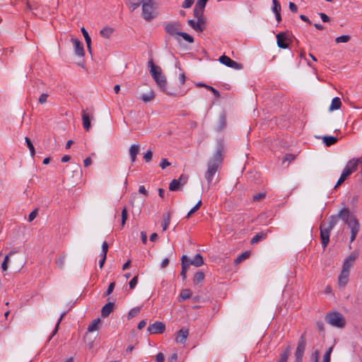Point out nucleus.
Wrapping results in <instances>:
<instances>
[{
	"mask_svg": "<svg viewBox=\"0 0 362 362\" xmlns=\"http://www.w3.org/2000/svg\"><path fill=\"white\" fill-rule=\"evenodd\" d=\"M346 225L351 230V238L350 241L353 242L355 240L356 235L360 230V224L356 216L351 217V219L345 223Z\"/></svg>",
	"mask_w": 362,
	"mask_h": 362,
	"instance_id": "9",
	"label": "nucleus"
},
{
	"mask_svg": "<svg viewBox=\"0 0 362 362\" xmlns=\"http://www.w3.org/2000/svg\"><path fill=\"white\" fill-rule=\"evenodd\" d=\"M164 356L162 353H158L156 356V362H163Z\"/></svg>",
	"mask_w": 362,
	"mask_h": 362,
	"instance_id": "63",
	"label": "nucleus"
},
{
	"mask_svg": "<svg viewBox=\"0 0 362 362\" xmlns=\"http://www.w3.org/2000/svg\"><path fill=\"white\" fill-rule=\"evenodd\" d=\"M320 16L324 23L329 22L330 20L329 17L324 13H320Z\"/></svg>",
	"mask_w": 362,
	"mask_h": 362,
	"instance_id": "62",
	"label": "nucleus"
},
{
	"mask_svg": "<svg viewBox=\"0 0 362 362\" xmlns=\"http://www.w3.org/2000/svg\"><path fill=\"white\" fill-rule=\"evenodd\" d=\"M182 185L180 180L176 179L173 180L169 185V189L170 191H177L180 189V186Z\"/></svg>",
	"mask_w": 362,
	"mask_h": 362,
	"instance_id": "35",
	"label": "nucleus"
},
{
	"mask_svg": "<svg viewBox=\"0 0 362 362\" xmlns=\"http://www.w3.org/2000/svg\"><path fill=\"white\" fill-rule=\"evenodd\" d=\"M115 282H112L110 284L107 289V291H106V295H110L112 293L114 288H115Z\"/></svg>",
	"mask_w": 362,
	"mask_h": 362,
	"instance_id": "60",
	"label": "nucleus"
},
{
	"mask_svg": "<svg viewBox=\"0 0 362 362\" xmlns=\"http://www.w3.org/2000/svg\"><path fill=\"white\" fill-rule=\"evenodd\" d=\"M189 332L186 328H182L176 335L175 341L177 343L185 344Z\"/></svg>",
	"mask_w": 362,
	"mask_h": 362,
	"instance_id": "18",
	"label": "nucleus"
},
{
	"mask_svg": "<svg viewBox=\"0 0 362 362\" xmlns=\"http://www.w3.org/2000/svg\"><path fill=\"white\" fill-rule=\"evenodd\" d=\"M37 215V210L35 209L33 211H31L28 216V221L31 222L33 221Z\"/></svg>",
	"mask_w": 362,
	"mask_h": 362,
	"instance_id": "55",
	"label": "nucleus"
},
{
	"mask_svg": "<svg viewBox=\"0 0 362 362\" xmlns=\"http://www.w3.org/2000/svg\"><path fill=\"white\" fill-rule=\"evenodd\" d=\"M65 315H66L65 312H64L63 313L61 314L60 317L59 318L57 323L54 330L52 331V334L49 337V341L57 334L58 329H59V325L61 321L62 320L63 317L65 316Z\"/></svg>",
	"mask_w": 362,
	"mask_h": 362,
	"instance_id": "38",
	"label": "nucleus"
},
{
	"mask_svg": "<svg viewBox=\"0 0 362 362\" xmlns=\"http://www.w3.org/2000/svg\"><path fill=\"white\" fill-rule=\"evenodd\" d=\"M141 311V307L133 308L128 313V319L133 318L136 316Z\"/></svg>",
	"mask_w": 362,
	"mask_h": 362,
	"instance_id": "41",
	"label": "nucleus"
},
{
	"mask_svg": "<svg viewBox=\"0 0 362 362\" xmlns=\"http://www.w3.org/2000/svg\"><path fill=\"white\" fill-rule=\"evenodd\" d=\"M140 151L139 144H133L129 147V152L130 156L131 162L133 163L136 160V156Z\"/></svg>",
	"mask_w": 362,
	"mask_h": 362,
	"instance_id": "21",
	"label": "nucleus"
},
{
	"mask_svg": "<svg viewBox=\"0 0 362 362\" xmlns=\"http://www.w3.org/2000/svg\"><path fill=\"white\" fill-rule=\"evenodd\" d=\"M286 34L284 33H279L276 35V43L279 47L286 49L288 47V44L286 41Z\"/></svg>",
	"mask_w": 362,
	"mask_h": 362,
	"instance_id": "19",
	"label": "nucleus"
},
{
	"mask_svg": "<svg viewBox=\"0 0 362 362\" xmlns=\"http://www.w3.org/2000/svg\"><path fill=\"white\" fill-rule=\"evenodd\" d=\"M204 8L202 7H197V6L194 8V16L197 20L205 19L203 17Z\"/></svg>",
	"mask_w": 362,
	"mask_h": 362,
	"instance_id": "32",
	"label": "nucleus"
},
{
	"mask_svg": "<svg viewBox=\"0 0 362 362\" xmlns=\"http://www.w3.org/2000/svg\"><path fill=\"white\" fill-rule=\"evenodd\" d=\"M266 197L265 192H260L257 194H255L252 197V199L254 202H259L262 199H264Z\"/></svg>",
	"mask_w": 362,
	"mask_h": 362,
	"instance_id": "50",
	"label": "nucleus"
},
{
	"mask_svg": "<svg viewBox=\"0 0 362 362\" xmlns=\"http://www.w3.org/2000/svg\"><path fill=\"white\" fill-rule=\"evenodd\" d=\"M336 216H337L338 220L341 219L345 223L351 219V217L354 216L350 214V211L347 208L344 207L339 211L338 214H336Z\"/></svg>",
	"mask_w": 362,
	"mask_h": 362,
	"instance_id": "17",
	"label": "nucleus"
},
{
	"mask_svg": "<svg viewBox=\"0 0 362 362\" xmlns=\"http://www.w3.org/2000/svg\"><path fill=\"white\" fill-rule=\"evenodd\" d=\"M207 1L208 0H197L195 6H197V7H202L205 8Z\"/></svg>",
	"mask_w": 362,
	"mask_h": 362,
	"instance_id": "58",
	"label": "nucleus"
},
{
	"mask_svg": "<svg viewBox=\"0 0 362 362\" xmlns=\"http://www.w3.org/2000/svg\"><path fill=\"white\" fill-rule=\"evenodd\" d=\"M83 120V127L89 131L90 128V118L93 117V111L92 109L83 110L81 113Z\"/></svg>",
	"mask_w": 362,
	"mask_h": 362,
	"instance_id": "12",
	"label": "nucleus"
},
{
	"mask_svg": "<svg viewBox=\"0 0 362 362\" xmlns=\"http://www.w3.org/2000/svg\"><path fill=\"white\" fill-rule=\"evenodd\" d=\"M267 238V233L265 232H260L257 234H256L250 240V243L254 245L259 241L265 239Z\"/></svg>",
	"mask_w": 362,
	"mask_h": 362,
	"instance_id": "27",
	"label": "nucleus"
},
{
	"mask_svg": "<svg viewBox=\"0 0 362 362\" xmlns=\"http://www.w3.org/2000/svg\"><path fill=\"white\" fill-rule=\"evenodd\" d=\"M291 349L288 346L279 355V359L277 362H287L288 356L291 354Z\"/></svg>",
	"mask_w": 362,
	"mask_h": 362,
	"instance_id": "23",
	"label": "nucleus"
},
{
	"mask_svg": "<svg viewBox=\"0 0 362 362\" xmlns=\"http://www.w3.org/2000/svg\"><path fill=\"white\" fill-rule=\"evenodd\" d=\"M319 351L315 350L313 354V362H318Z\"/></svg>",
	"mask_w": 362,
	"mask_h": 362,
	"instance_id": "64",
	"label": "nucleus"
},
{
	"mask_svg": "<svg viewBox=\"0 0 362 362\" xmlns=\"http://www.w3.org/2000/svg\"><path fill=\"white\" fill-rule=\"evenodd\" d=\"M192 296V293L189 289H184L181 291L180 297L182 300L189 299Z\"/></svg>",
	"mask_w": 362,
	"mask_h": 362,
	"instance_id": "42",
	"label": "nucleus"
},
{
	"mask_svg": "<svg viewBox=\"0 0 362 362\" xmlns=\"http://www.w3.org/2000/svg\"><path fill=\"white\" fill-rule=\"evenodd\" d=\"M306 346L305 333H303L298 341L297 348L295 351V362H302Z\"/></svg>",
	"mask_w": 362,
	"mask_h": 362,
	"instance_id": "6",
	"label": "nucleus"
},
{
	"mask_svg": "<svg viewBox=\"0 0 362 362\" xmlns=\"http://www.w3.org/2000/svg\"><path fill=\"white\" fill-rule=\"evenodd\" d=\"M322 140L326 146H330L337 141V138L333 136H325Z\"/></svg>",
	"mask_w": 362,
	"mask_h": 362,
	"instance_id": "28",
	"label": "nucleus"
},
{
	"mask_svg": "<svg viewBox=\"0 0 362 362\" xmlns=\"http://www.w3.org/2000/svg\"><path fill=\"white\" fill-rule=\"evenodd\" d=\"M107 251H108V245H107V242L105 241V242H103V243L102 245L100 255L102 257H106Z\"/></svg>",
	"mask_w": 362,
	"mask_h": 362,
	"instance_id": "51",
	"label": "nucleus"
},
{
	"mask_svg": "<svg viewBox=\"0 0 362 362\" xmlns=\"http://www.w3.org/2000/svg\"><path fill=\"white\" fill-rule=\"evenodd\" d=\"M177 180H180V182L181 183L182 185H184L185 184L187 183V180H188V177L187 176H185L183 175H182L179 179H176Z\"/></svg>",
	"mask_w": 362,
	"mask_h": 362,
	"instance_id": "61",
	"label": "nucleus"
},
{
	"mask_svg": "<svg viewBox=\"0 0 362 362\" xmlns=\"http://www.w3.org/2000/svg\"><path fill=\"white\" fill-rule=\"evenodd\" d=\"M181 23L180 21H171L165 23V31L171 36H179L181 31Z\"/></svg>",
	"mask_w": 362,
	"mask_h": 362,
	"instance_id": "8",
	"label": "nucleus"
},
{
	"mask_svg": "<svg viewBox=\"0 0 362 362\" xmlns=\"http://www.w3.org/2000/svg\"><path fill=\"white\" fill-rule=\"evenodd\" d=\"M272 11L275 13H279L281 11V5L279 2L277 0H273L272 1Z\"/></svg>",
	"mask_w": 362,
	"mask_h": 362,
	"instance_id": "46",
	"label": "nucleus"
},
{
	"mask_svg": "<svg viewBox=\"0 0 362 362\" xmlns=\"http://www.w3.org/2000/svg\"><path fill=\"white\" fill-rule=\"evenodd\" d=\"M148 64L151 68L150 73L160 89L168 95H175V93L168 88L166 78L163 74L161 68L158 66H156L152 59H151Z\"/></svg>",
	"mask_w": 362,
	"mask_h": 362,
	"instance_id": "1",
	"label": "nucleus"
},
{
	"mask_svg": "<svg viewBox=\"0 0 362 362\" xmlns=\"http://www.w3.org/2000/svg\"><path fill=\"white\" fill-rule=\"evenodd\" d=\"M202 204V200H199V201L197 203V204H196L194 207H192V208L191 209V210L188 212V214H187V215L186 218H189V217H190V216H191L192 214H194V212H196V211H197L200 208V206H201Z\"/></svg>",
	"mask_w": 362,
	"mask_h": 362,
	"instance_id": "44",
	"label": "nucleus"
},
{
	"mask_svg": "<svg viewBox=\"0 0 362 362\" xmlns=\"http://www.w3.org/2000/svg\"><path fill=\"white\" fill-rule=\"evenodd\" d=\"M226 117H225L224 114H221L219 117L218 124L216 130L218 132L222 131L226 127Z\"/></svg>",
	"mask_w": 362,
	"mask_h": 362,
	"instance_id": "33",
	"label": "nucleus"
},
{
	"mask_svg": "<svg viewBox=\"0 0 362 362\" xmlns=\"http://www.w3.org/2000/svg\"><path fill=\"white\" fill-rule=\"evenodd\" d=\"M179 36L182 37L185 40L189 43H192L194 42V38L187 33L181 32Z\"/></svg>",
	"mask_w": 362,
	"mask_h": 362,
	"instance_id": "48",
	"label": "nucleus"
},
{
	"mask_svg": "<svg viewBox=\"0 0 362 362\" xmlns=\"http://www.w3.org/2000/svg\"><path fill=\"white\" fill-rule=\"evenodd\" d=\"M170 165V162L166 158H162L160 166L162 169H165L166 167Z\"/></svg>",
	"mask_w": 362,
	"mask_h": 362,
	"instance_id": "56",
	"label": "nucleus"
},
{
	"mask_svg": "<svg viewBox=\"0 0 362 362\" xmlns=\"http://www.w3.org/2000/svg\"><path fill=\"white\" fill-rule=\"evenodd\" d=\"M165 329V324L158 321L150 325L147 328V330L150 334H161L164 332Z\"/></svg>",
	"mask_w": 362,
	"mask_h": 362,
	"instance_id": "14",
	"label": "nucleus"
},
{
	"mask_svg": "<svg viewBox=\"0 0 362 362\" xmlns=\"http://www.w3.org/2000/svg\"><path fill=\"white\" fill-rule=\"evenodd\" d=\"M25 141L28 148L30 150L31 156L34 157V156L35 154V147L32 143V141L28 137H25Z\"/></svg>",
	"mask_w": 362,
	"mask_h": 362,
	"instance_id": "36",
	"label": "nucleus"
},
{
	"mask_svg": "<svg viewBox=\"0 0 362 362\" xmlns=\"http://www.w3.org/2000/svg\"><path fill=\"white\" fill-rule=\"evenodd\" d=\"M250 256V252L246 251L239 255L235 260V264H240L242 261L246 259Z\"/></svg>",
	"mask_w": 362,
	"mask_h": 362,
	"instance_id": "40",
	"label": "nucleus"
},
{
	"mask_svg": "<svg viewBox=\"0 0 362 362\" xmlns=\"http://www.w3.org/2000/svg\"><path fill=\"white\" fill-rule=\"evenodd\" d=\"M349 272L341 269L338 278V284L340 287L344 288L349 280Z\"/></svg>",
	"mask_w": 362,
	"mask_h": 362,
	"instance_id": "20",
	"label": "nucleus"
},
{
	"mask_svg": "<svg viewBox=\"0 0 362 362\" xmlns=\"http://www.w3.org/2000/svg\"><path fill=\"white\" fill-rule=\"evenodd\" d=\"M359 255L358 251H353L344 261L341 269L349 272L350 269L353 267L355 260L358 258Z\"/></svg>",
	"mask_w": 362,
	"mask_h": 362,
	"instance_id": "11",
	"label": "nucleus"
},
{
	"mask_svg": "<svg viewBox=\"0 0 362 362\" xmlns=\"http://www.w3.org/2000/svg\"><path fill=\"white\" fill-rule=\"evenodd\" d=\"M127 219V210L126 207H124L122 210V223L121 225L123 227L125 224V222Z\"/></svg>",
	"mask_w": 362,
	"mask_h": 362,
	"instance_id": "52",
	"label": "nucleus"
},
{
	"mask_svg": "<svg viewBox=\"0 0 362 362\" xmlns=\"http://www.w3.org/2000/svg\"><path fill=\"white\" fill-rule=\"evenodd\" d=\"M114 30L111 27L106 26L103 28L100 31V34L105 38H109L112 34Z\"/></svg>",
	"mask_w": 362,
	"mask_h": 362,
	"instance_id": "29",
	"label": "nucleus"
},
{
	"mask_svg": "<svg viewBox=\"0 0 362 362\" xmlns=\"http://www.w3.org/2000/svg\"><path fill=\"white\" fill-rule=\"evenodd\" d=\"M100 322V320L99 318H96L93 320L91 323L88 327V331L91 332L95 330H98L99 328V325Z\"/></svg>",
	"mask_w": 362,
	"mask_h": 362,
	"instance_id": "30",
	"label": "nucleus"
},
{
	"mask_svg": "<svg viewBox=\"0 0 362 362\" xmlns=\"http://www.w3.org/2000/svg\"><path fill=\"white\" fill-rule=\"evenodd\" d=\"M203 264V257L200 254H197L194 257L189 261V265L192 264L197 267H201Z\"/></svg>",
	"mask_w": 362,
	"mask_h": 362,
	"instance_id": "24",
	"label": "nucleus"
},
{
	"mask_svg": "<svg viewBox=\"0 0 362 362\" xmlns=\"http://www.w3.org/2000/svg\"><path fill=\"white\" fill-rule=\"evenodd\" d=\"M332 349H333V347L331 346L328 349V350L326 351V353L325 354L324 356H323V360L322 361L324 362H330V359H331V353L332 351Z\"/></svg>",
	"mask_w": 362,
	"mask_h": 362,
	"instance_id": "47",
	"label": "nucleus"
},
{
	"mask_svg": "<svg viewBox=\"0 0 362 362\" xmlns=\"http://www.w3.org/2000/svg\"><path fill=\"white\" fill-rule=\"evenodd\" d=\"M351 37L348 35H341L335 39L337 43L347 42L350 40Z\"/></svg>",
	"mask_w": 362,
	"mask_h": 362,
	"instance_id": "43",
	"label": "nucleus"
},
{
	"mask_svg": "<svg viewBox=\"0 0 362 362\" xmlns=\"http://www.w3.org/2000/svg\"><path fill=\"white\" fill-rule=\"evenodd\" d=\"M154 97V94L152 91L147 94H144L141 95V99L144 102H149L151 101Z\"/></svg>",
	"mask_w": 362,
	"mask_h": 362,
	"instance_id": "45",
	"label": "nucleus"
},
{
	"mask_svg": "<svg viewBox=\"0 0 362 362\" xmlns=\"http://www.w3.org/2000/svg\"><path fill=\"white\" fill-rule=\"evenodd\" d=\"M187 24L192 28L194 30L202 32L204 30V26L206 24L205 19H200V20H188Z\"/></svg>",
	"mask_w": 362,
	"mask_h": 362,
	"instance_id": "15",
	"label": "nucleus"
},
{
	"mask_svg": "<svg viewBox=\"0 0 362 362\" xmlns=\"http://www.w3.org/2000/svg\"><path fill=\"white\" fill-rule=\"evenodd\" d=\"M114 308V303L109 302L106 303L101 310V316L103 317H107L112 312Z\"/></svg>",
	"mask_w": 362,
	"mask_h": 362,
	"instance_id": "22",
	"label": "nucleus"
},
{
	"mask_svg": "<svg viewBox=\"0 0 362 362\" xmlns=\"http://www.w3.org/2000/svg\"><path fill=\"white\" fill-rule=\"evenodd\" d=\"M326 321L332 326L342 328L345 326L346 320L343 315L338 312H330L326 316Z\"/></svg>",
	"mask_w": 362,
	"mask_h": 362,
	"instance_id": "5",
	"label": "nucleus"
},
{
	"mask_svg": "<svg viewBox=\"0 0 362 362\" xmlns=\"http://www.w3.org/2000/svg\"><path fill=\"white\" fill-rule=\"evenodd\" d=\"M144 0H128L129 4V9L132 11H134L136 8H137L141 2H143Z\"/></svg>",
	"mask_w": 362,
	"mask_h": 362,
	"instance_id": "34",
	"label": "nucleus"
},
{
	"mask_svg": "<svg viewBox=\"0 0 362 362\" xmlns=\"http://www.w3.org/2000/svg\"><path fill=\"white\" fill-rule=\"evenodd\" d=\"M218 61L226 65L228 67L233 68L234 69H242V64L240 63H238L233 60H232L230 57L223 55L219 57Z\"/></svg>",
	"mask_w": 362,
	"mask_h": 362,
	"instance_id": "13",
	"label": "nucleus"
},
{
	"mask_svg": "<svg viewBox=\"0 0 362 362\" xmlns=\"http://www.w3.org/2000/svg\"><path fill=\"white\" fill-rule=\"evenodd\" d=\"M138 283V277L134 276L133 279H132L129 283V288L131 289H133L136 287V284Z\"/></svg>",
	"mask_w": 362,
	"mask_h": 362,
	"instance_id": "53",
	"label": "nucleus"
},
{
	"mask_svg": "<svg viewBox=\"0 0 362 362\" xmlns=\"http://www.w3.org/2000/svg\"><path fill=\"white\" fill-rule=\"evenodd\" d=\"M65 315H66L65 312H64L63 313L61 314L60 317L59 318L57 323L54 330L52 331V334L49 337V341L57 334L58 329H59V325L61 321L62 320L63 317L65 316Z\"/></svg>",
	"mask_w": 362,
	"mask_h": 362,
	"instance_id": "37",
	"label": "nucleus"
},
{
	"mask_svg": "<svg viewBox=\"0 0 362 362\" xmlns=\"http://www.w3.org/2000/svg\"><path fill=\"white\" fill-rule=\"evenodd\" d=\"M187 259V256L186 255H183L181 258V260H182V271L180 272V275L182 277V279L185 280L186 279V272L187 271V269H188V267H189V263H186L185 262V259Z\"/></svg>",
	"mask_w": 362,
	"mask_h": 362,
	"instance_id": "26",
	"label": "nucleus"
},
{
	"mask_svg": "<svg viewBox=\"0 0 362 362\" xmlns=\"http://www.w3.org/2000/svg\"><path fill=\"white\" fill-rule=\"evenodd\" d=\"M65 255H61L57 259V264L59 266L60 269H63L64 264H65Z\"/></svg>",
	"mask_w": 362,
	"mask_h": 362,
	"instance_id": "49",
	"label": "nucleus"
},
{
	"mask_svg": "<svg viewBox=\"0 0 362 362\" xmlns=\"http://www.w3.org/2000/svg\"><path fill=\"white\" fill-rule=\"evenodd\" d=\"M204 279V274L202 272H198L195 274L193 281L194 284H199L202 282Z\"/></svg>",
	"mask_w": 362,
	"mask_h": 362,
	"instance_id": "39",
	"label": "nucleus"
},
{
	"mask_svg": "<svg viewBox=\"0 0 362 362\" xmlns=\"http://www.w3.org/2000/svg\"><path fill=\"white\" fill-rule=\"evenodd\" d=\"M224 148L225 145L223 141L218 140L216 151L209 162H212L215 164L220 165L223 159Z\"/></svg>",
	"mask_w": 362,
	"mask_h": 362,
	"instance_id": "7",
	"label": "nucleus"
},
{
	"mask_svg": "<svg viewBox=\"0 0 362 362\" xmlns=\"http://www.w3.org/2000/svg\"><path fill=\"white\" fill-rule=\"evenodd\" d=\"M219 166L220 165L215 164L212 162H208L207 170L205 173V178L207 180L208 188H210L213 179L217 173Z\"/></svg>",
	"mask_w": 362,
	"mask_h": 362,
	"instance_id": "10",
	"label": "nucleus"
},
{
	"mask_svg": "<svg viewBox=\"0 0 362 362\" xmlns=\"http://www.w3.org/2000/svg\"><path fill=\"white\" fill-rule=\"evenodd\" d=\"M144 158L146 162H149L152 159V151L151 150L147 151L144 155Z\"/></svg>",
	"mask_w": 362,
	"mask_h": 362,
	"instance_id": "54",
	"label": "nucleus"
},
{
	"mask_svg": "<svg viewBox=\"0 0 362 362\" xmlns=\"http://www.w3.org/2000/svg\"><path fill=\"white\" fill-rule=\"evenodd\" d=\"M156 6L153 0H144L142 4V16L146 21H151L156 17Z\"/></svg>",
	"mask_w": 362,
	"mask_h": 362,
	"instance_id": "4",
	"label": "nucleus"
},
{
	"mask_svg": "<svg viewBox=\"0 0 362 362\" xmlns=\"http://www.w3.org/2000/svg\"><path fill=\"white\" fill-rule=\"evenodd\" d=\"M71 41L73 42L75 54L78 57L84 56L85 52L83 43L74 37H71Z\"/></svg>",
	"mask_w": 362,
	"mask_h": 362,
	"instance_id": "16",
	"label": "nucleus"
},
{
	"mask_svg": "<svg viewBox=\"0 0 362 362\" xmlns=\"http://www.w3.org/2000/svg\"><path fill=\"white\" fill-rule=\"evenodd\" d=\"M194 0H185L182 4V7L184 8H188L191 7V6L193 4Z\"/></svg>",
	"mask_w": 362,
	"mask_h": 362,
	"instance_id": "59",
	"label": "nucleus"
},
{
	"mask_svg": "<svg viewBox=\"0 0 362 362\" xmlns=\"http://www.w3.org/2000/svg\"><path fill=\"white\" fill-rule=\"evenodd\" d=\"M341 105V102L339 98L335 97L332 99L331 105L329 107V111L339 110Z\"/></svg>",
	"mask_w": 362,
	"mask_h": 362,
	"instance_id": "25",
	"label": "nucleus"
},
{
	"mask_svg": "<svg viewBox=\"0 0 362 362\" xmlns=\"http://www.w3.org/2000/svg\"><path fill=\"white\" fill-rule=\"evenodd\" d=\"M49 97L47 93H42L40 95L39 98V103L41 104L45 103L47 102V99Z\"/></svg>",
	"mask_w": 362,
	"mask_h": 362,
	"instance_id": "57",
	"label": "nucleus"
},
{
	"mask_svg": "<svg viewBox=\"0 0 362 362\" xmlns=\"http://www.w3.org/2000/svg\"><path fill=\"white\" fill-rule=\"evenodd\" d=\"M337 216H336V215H332L329 218L327 222L321 223L320 227V238L322 241V246L324 249L327 246L329 241L330 232L337 225Z\"/></svg>",
	"mask_w": 362,
	"mask_h": 362,
	"instance_id": "2",
	"label": "nucleus"
},
{
	"mask_svg": "<svg viewBox=\"0 0 362 362\" xmlns=\"http://www.w3.org/2000/svg\"><path fill=\"white\" fill-rule=\"evenodd\" d=\"M359 162L360 159L353 158L346 163L339 179L338 180L336 185L334 186V189H336L337 187H338V186L342 184L349 175H350L351 173L356 170Z\"/></svg>",
	"mask_w": 362,
	"mask_h": 362,
	"instance_id": "3",
	"label": "nucleus"
},
{
	"mask_svg": "<svg viewBox=\"0 0 362 362\" xmlns=\"http://www.w3.org/2000/svg\"><path fill=\"white\" fill-rule=\"evenodd\" d=\"M163 223L162 224V229H163V231H165L167 230V228H168V226L170 225V213L164 214L163 215Z\"/></svg>",
	"mask_w": 362,
	"mask_h": 362,
	"instance_id": "31",
	"label": "nucleus"
}]
</instances>
